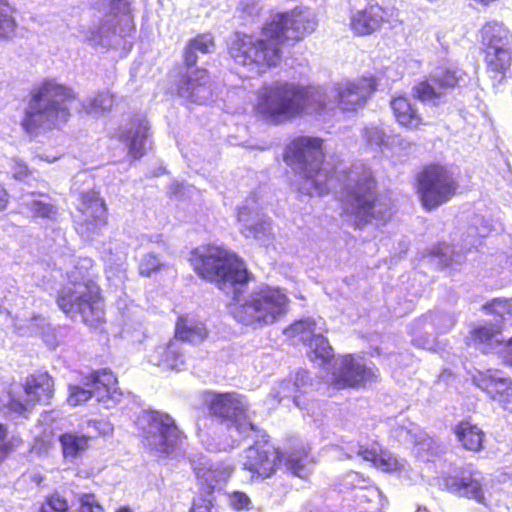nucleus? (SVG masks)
<instances>
[{
  "label": "nucleus",
  "mask_w": 512,
  "mask_h": 512,
  "mask_svg": "<svg viewBox=\"0 0 512 512\" xmlns=\"http://www.w3.org/2000/svg\"><path fill=\"white\" fill-rule=\"evenodd\" d=\"M375 89V80L367 77L326 87L277 81L260 90L257 110L274 123L303 114L324 116L337 107L342 111L355 110L365 103Z\"/></svg>",
  "instance_id": "1"
},
{
  "label": "nucleus",
  "mask_w": 512,
  "mask_h": 512,
  "mask_svg": "<svg viewBox=\"0 0 512 512\" xmlns=\"http://www.w3.org/2000/svg\"><path fill=\"white\" fill-rule=\"evenodd\" d=\"M316 26L315 14L308 8L277 13L262 28L261 38L236 33L229 45V54L235 63L259 75L280 62V46L285 40H300Z\"/></svg>",
  "instance_id": "2"
},
{
  "label": "nucleus",
  "mask_w": 512,
  "mask_h": 512,
  "mask_svg": "<svg viewBox=\"0 0 512 512\" xmlns=\"http://www.w3.org/2000/svg\"><path fill=\"white\" fill-rule=\"evenodd\" d=\"M324 321L322 318H305L293 323L285 329L288 337H298L302 342H308L312 360H319L327 370L331 369V380L339 387H355L373 381L377 374L373 368L367 367L362 358L346 355L331 363L333 349L328 340L322 335Z\"/></svg>",
  "instance_id": "3"
},
{
  "label": "nucleus",
  "mask_w": 512,
  "mask_h": 512,
  "mask_svg": "<svg viewBox=\"0 0 512 512\" xmlns=\"http://www.w3.org/2000/svg\"><path fill=\"white\" fill-rule=\"evenodd\" d=\"M66 267L69 283L63 287L57 297L59 308L71 319L77 317L90 327L104 319L103 302L100 289L92 279L93 261L88 257L70 259Z\"/></svg>",
  "instance_id": "4"
},
{
  "label": "nucleus",
  "mask_w": 512,
  "mask_h": 512,
  "mask_svg": "<svg viewBox=\"0 0 512 512\" xmlns=\"http://www.w3.org/2000/svg\"><path fill=\"white\" fill-rule=\"evenodd\" d=\"M74 100L73 91L57 83L45 80L34 88L25 108L21 125L30 135L41 129H51L65 123L70 116V103Z\"/></svg>",
  "instance_id": "5"
},
{
  "label": "nucleus",
  "mask_w": 512,
  "mask_h": 512,
  "mask_svg": "<svg viewBox=\"0 0 512 512\" xmlns=\"http://www.w3.org/2000/svg\"><path fill=\"white\" fill-rule=\"evenodd\" d=\"M189 261L203 279L216 282L226 293L232 290L233 298L229 308L234 303L236 288H241L244 294L249 293L243 288L251 275L244 262L229 250L216 245H202L191 251Z\"/></svg>",
  "instance_id": "6"
},
{
  "label": "nucleus",
  "mask_w": 512,
  "mask_h": 512,
  "mask_svg": "<svg viewBox=\"0 0 512 512\" xmlns=\"http://www.w3.org/2000/svg\"><path fill=\"white\" fill-rule=\"evenodd\" d=\"M287 306L288 297L279 288L260 285L248 294H244L241 288H236L230 314L239 323L262 327L282 317Z\"/></svg>",
  "instance_id": "7"
},
{
  "label": "nucleus",
  "mask_w": 512,
  "mask_h": 512,
  "mask_svg": "<svg viewBox=\"0 0 512 512\" xmlns=\"http://www.w3.org/2000/svg\"><path fill=\"white\" fill-rule=\"evenodd\" d=\"M134 415L133 423L141 443L151 455L166 459L180 454L186 436L170 414L142 409Z\"/></svg>",
  "instance_id": "8"
},
{
  "label": "nucleus",
  "mask_w": 512,
  "mask_h": 512,
  "mask_svg": "<svg viewBox=\"0 0 512 512\" xmlns=\"http://www.w3.org/2000/svg\"><path fill=\"white\" fill-rule=\"evenodd\" d=\"M322 140L298 137L285 149L284 160L304 179L301 187L309 195L322 196L329 192L332 178L321 168L323 163Z\"/></svg>",
  "instance_id": "9"
},
{
  "label": "nucleus",
  "mask_w": 512,
  "mask_h": 512,
  "mask_svg": "<svg viewBox=\"0 0 512 512\" xmlns=\"http://www.w3.org/2000/svg\"><path fill=\"white\" fill-rule=\"evenodd\" d=\"M203 401L209 413L221 420L229 434V440L220 447L210 448L211 451L232 449L246 437L260 433L259 427L248 416V403L242 395L235 392H207Z\"/></svg>",
  "instance_id": "10"
},
{
  "label": "nucleus",
  "mask_w": 512,
  "mask_h": 512,
  "mask_svg": "<svg viewBox=\"0 0 512 512\" xmlns=\"http://www.w3.org/2000/svg\"><path fill=\"white\" fill-rule=\"evenodd\" d=\"M267 437L268 435L261 429L258 436L246 437V439H253L255 443L245 450L244 469L259 477L267 478L284 461L287 470L296 476L304 477L307 474V464L309 463V455L306 450L292 451L284 456L268 444Z\"/></svg>",
  "instance_id": "11"
},
{
  "label": "nucleus",
  "mask_w": 512,
  "mask_h": 512,
  "mask_svg": "<svg viewBox=\"0 0 512 512\" xmlns=\"http://www.w3.org/2000/svg\"><path fill=\"white\" fill-rule=\"evenodd\" d=\"M214 39L210 33L200 34L190 40L184 49L186 72L178 83L180 97L197 104L206 103L212 97L210 77L206 69L196 67L199 55H208L214 51Z\"/></svg>",
  "instance_id": "12"
},
{
  "label": "nucleus",
  "mask_w": 512,
  "mask_h": 512,
  "mask_svg": "<svg viewBox=\"0 0 512 512\" xmlns=\"http://www.w3.org/2000/svg\"><path fill=\"white\" fill-rule=\"evenodd\" d=\"M374 188L375 181L370 171H364L354 185L346 186L343 211L353 218L358 228L371 219L385 221L391 215L390 205L381 198H375Z\"/></svg>",
  "instance_id": "13"
},
{
  "label": "nucleus",
  "mask_w": 512,
  "mask_h": 512,
  "mask_svg": "<svg viewBox=\"0 0 512 512\" xmlns=\"http://www.w3.org/2000/svg\"><path fill=\"white\" fill-rule=\"evenodd\" d=\"M417 183L421 202L427 210L450 201L459 188L455 169L440 163L425 166L417 177Z\"/></svg>",
  "instance_id": "14"
},
{
  "label": "nucleus",
  "mask_w": 512,
  "mask_h": 512,
  "mask_svg": "<svg viewBox=\"0 0 512 512\" xmlns=\"http://www.w3.org/2000/svg\"><path fill=\"white\" fill-rule=\"evenodd\" d=\"M25 399L9 394L4 405V414L12 419L28 418L36 403L49 404L54 395V381L47 372H37L26 378L24 384Z\"/></svg>",
  "instance_id": "15"
},
{
  "label": "nucleus",
  "mask_w": 512,
  "mask_h": 512,
  "mask_svg": "<svg viewBox=\"0 0 512 512\" xmlns=\"http://www.w3.org/2000/svg\"><path fill=\"white\" fill-rule=\"evenodd\" d=\"M116 384L117 380L111 371L105 369L95 371L85 378L84 386L69 385L67 401L71 406H77L95 398L109 408L119 402L122 396Z\"/></svg>",
  "instance_id": "16"
},
{
  "label": "nucleus",
  "mask_w": 512,
  "mask_h": 512,
  "mask_svg": "<svg viewBox=\"0 0 512 512\" xmlns=\"http://www.w3.org/2000/svg\"><path fill=\"white\" fill-rule=\"evenodd\" d=\"M94 6L99 10H108L107 19L97 29L89 30L85 35L87 41L94 48H110L118 47L125 43V30L120 25L121 18L125 16L128 0H92Z\"/></svg>",
  "instance_id": "17"
},
{
  "label": "nucleus",
  "mask_w": 512,
  "mask_h": 512,
  "mask_svg": "<svg viewBox=\"0 0 512 512\" xmlns=\"http://www.w3.org/2000/svg\"><path fill=\"white\" fill-rule=\"evenodd\" d=\"M482 44L485 47V60L489 72L502 80L511 64L512 51L508 30L498 22H488L481 30Z\"/></svg>",
  "instance_id": "18"
},
{
  "label": "nucleus",
  "mask_w": 512,
  "mask_h": 512,
  "mask_svg": "<svg viewBox=\"0 0 512 512\" xmlns=\"http://www.w3.org/2000/svg\"><path fill=\"white\" fill-rule=\"evenodd\" d=\"M106 208L104 202L95 191L81 194L78 213L74 217L75 229L85 240H92L106 224Z\"/></svg>",
  "instance_id": "19"
},
{
  "label": "nucleus",
  "mask_w": 512,
  "mask_h": 512,
  "mask_svg": "<svg viewBox=\"0 0 512 512\" xmlns=\"http://www.w3.org/2000/svg\"><path fill=\"white\" fill-rule=\"evenodd\" d=\"M464 72L456 67L437 68L430 79L413 88L414 96L423 103L437 105L449 89L463 79Z\"/></svg>",
  "instance_id": "20"
},
{
  "label": "nucleus",
  "mask_w": 512,
  "mask_h": 512,
  "mask_svg": "<svg viewBox=\"0 0 512 512\" xmlns=\"http://www.w3.org/2000/svg\"><path fill=\"white\" fill-rule=\"evenodd\" d=\"M237 216L241 225V233L246 238H253L262 245L269 244L273 235L271 221L261 212L256 193H252L238 208Z\"/></svg>",
  "instance_id": "21"
},
{
  "label": "nucleus",
  "mask_w": 512,
  "mask_h": 512,
  "mask_svg": "<svg viewBox=\"0 0 512 512\" xmlns=\"http://www.w3.org/2000/svg\"><path fill=\"white\" fill-rule=\"evenodd\" d=\"M483 481L482 473L471 466L455 468L442 476V484L447 491L478 503L484 500Z\"/></svg>",
  "instance_id": "22"
},
{
  "label": "nucleus",
  "mask_w": 512,
  "mask_h": 512,
  "mask_svg": "<svg viewBox=\"0 0 512 512\" xmlns=\"http://www.w3.org/2000/svg\"><path fill=\"white\" fill-rule=\"evenodd\" d=\"M348 458L360 457L371 462L374 467L384 472H401L405 470L406 461L399 459L388 451L380 449L377 443L370 446L359 442H350L344 448Z\"/></svg>",
  "instance_id": "23"
},
{
  "label": "nucleus",
  "mask_w": 512,
  "mask_h": 512,
  "mask_svg": "<svg viewBox=\"0 0 512 512\" xmlns=\"http://www.w3.org/2000/svg\"><path fill=\"white\" fill-rule=\"evenodd\" d=\"M473 383L503 409L512 412V380L505 377L502 372L479 371L473 376Z\"/></svg>",
  "instance_id": "24"
},
{
  "label": "nucleus",
  "mask_w": 512,
  "mask_h": 512,
  "mask_svg": "<svg viewBox=\"0 0 512 512\" xmlns=\"http://www.w3.org/2000/svg\"><path fill=\"white\" fill-rule=\"evenodd\" d=\"M309 381V372L300 370L296 373L294 378L283 380L272 387L269 397L276 400L278 403L292 401L296 407L304 409V403L301 401L300 394L307 393V389L310 386Z\"/></svg>",
  "instance_id": "25"
},
{
  "label": "nucleus",
  "mask_w": 512,
  "mask_h": 512,
  "mask_svg": "<svg viewBox=\"0 0 512 512\" xmlns=\"http://www.w3.org/2000/svg\"><path fill=\"white\" fill-rule=\"evenodd\" d=\"M385 14V10L378 4L356 10L351 13V29L359 36L370 35L382 26Z\"/></svg>",
  "instance_id": "26"
},
{
  "label": "nucleus",
  "mask_w": 512,
  "mask_h": 512,
  "mask_svg": "<svg viewBox=\"0 0 512 512\" xmlns=\"http://www.w3.org/2000/svg\"><path fill=\"white\" fill-rule=\"evenodd\" d=\"M130 158L135 159L144 156L152 149L149 123L143 114L130 118Z\"/></svg>",
  "instance_id": "27"
},
{
  "label": "nucleus",
  "mask_w": 512,
  "mask_h": 512,
  "mask_svg": "<svg viewBox=\"0 0 512 512\" xmlns=\"http://www.w3.org/2000/svg\"><path fill=\"white\" fill-rule=\"evenodd\" d=\"M195 474L206 492L213 494V491L222 483L226 482L231 475L229 467L221 464H203L201 467H196Z\"/></svg>",
  "instance_id": "28"
},
{
  "label": "nucleus",
  "mask_w": 512,
  "mask_h": 512,
  "mask_svg": "<svg viewBox=\"0 0 512 512\" xmlns=\"http://www.w3.org/2000/svg\"><path fill=\"white\" fill-rule=\"evenodd\" d=\"M41 512H68V504L64 498L55 494L47 497L41 506ZM79 512H104L94 495L86 494L81 498Z\"/></svg>",
  "instance_id": "29"
},
{
  "label": "nucleus",
  "mask_w": 512,
  "mask_h": 512,
  "mask_svg": "<svg viewBox=\"0 0 512 512\" xmlns=\"http://www.w3.org/2000/svg\"><path fill=\"white\" fill-rule=\"evenodd\" d=\"M457 440L466 450L478 452L483 448L484 433L469 421H461L454 428Z\"/></svg>",
  "instance_id": "30"
},
{
  "label": "nucleus",
  "mask_w": 512,
  "mask_h": 512,
  "mask_svg": "<svg viewBox=\"0 0 512 512\" xmlns=\"http://www.w3.org/2000/svg\"><path fill=\"white\" fill-rule=\"evenodd\" d=\"M391 108L397 122L404 127L416 129L422 123L417 108L405 97L393 98Z\"/></svg>",
  "instance_id": "31"
},
{
  "label": "nucleus",
  "mask_w": 512,
  "mask_h": 512,
  "mask_svg": "<svg viewBox=\"0 0 512 512\" xmlns=\"http://www.w3.org/2000/svg\"><path fill=\"white\" fill-rule=\"evenodd\" d=\"M183 345L184 343L175 336V339L170 341L167 346L158 348L157 353L160 355V358L157 361L151 359L150 362L170 369L180 370L185 363Z\"/></svg>",
  "instance_id": "32"
},
{
  "label": "nucleus",
  "mask_w": 512,
  "mask_h": 512,
  "mask_svg": "<svg viewBox=\"0 0 512 512\" xmlns=\"http://www.w3.org/2000/svg\"><path fill=\"white\" fill-rule=\"evenodd\" d=\"M175 336L181 342L200 343L207 337V329L203 323L187 317H180L176 324Z\"/></svg>",
  "instance_id": "33"
},
{
  "label": "nucleus",
  "mask_w": 512,
  "mask_h": 512,
  "mask_svg": "<svg viewBox=\"0 0 512 512\" xmlns=\"http://www.w3.org/2000/svg\"><path fill=\"white\" fill-rule=\"evenodd\" d=\"M59 442L64 458L69 461H74L81 457L89 447V437L72 432L61 434Z\"/></svg>",
  "instance_id": "34"
},
{
  "label": "nucleus",
  "mask_w": 512,
  "mask_h": 512,
  "mask_svg": "<svg viewBox=\"0 0 512 512\" xmlns=\"http://www.w3.org/2000/svg\"><path fill=\"white\" fill-rule=\"evenodd\" d=\"M24 204L34 217L55 220L58 216L57 206L47 195L32 193Z\"/></svg>",
  "instance_id": "35"
},
{
  "label": "nucleus",
  "mask_w": 512,
  "mask_h": 512,
  "mask_svg": "<svg viewBox=\"0 0 512 512\" xmlns=\"http://www.w3.org/2000/svg\"><path fill=\"white\" fill-rule=\"evenodd\" d=\"M501 329L502 326L495 323L479 326L473 332L474 341L483 352L488 353L501 343Z\"/></svg>",
  "instance_id": "36"
},
{
  "label": "nucleus",
  "mask_w": 512,
  "mask_h": 512,
  "mask_svg": "<svg viewBox=\"0 0 512 512\" xmlns=\"http://www.w3.org/2000/svg\"><path fill=\"white\" fill-rule=\"evenodd\" d=\"M463 255L455 252L454 248L449 244L442 243L433 248L428 260L438 268H445L453 264H460Z\"/></svg>",
  "instance_id": "37"
},
{
  "label": "nucleus",
  "mask_w": 512,
  "mask_h": 512,
  "mask_svg": "<svg viewBox=\"0 0 512 512\" xmlns=\"http://www.w3.org/2000/svg\"><path fill=\"white\" fill-rule=\"evenodd\" d=\"M113 105V98L108 92L98 93L94 96L87 98L82 106L87 114L98 116Z\"/></svg>",
  "instance_id": "38"
},
{
  "label": "nucleus",
  "mask_w": 512,
  "mask_h": 512,
  "mask_svg": "<svg viewBox=\"0 0 512 512\" xmlns=\"http://www.w3.org/2000/svg\"><path fill=\"white\" fill-rule=\"evenodd\" d=\"M423 327H434L439 333L448 332L454 325V316L445 312L435 311L423 317Z\"/></svg>",
  "instance_id": "39"
},
{
  "label": "nucleus",
  "mask_w": 512,
  "mask_h": 512,
  "mask_svg": "<svg viewBox=\"0 0 512 512\" xmlns=\"http://www.w3.org/2000/svg\"><path fill=\"white\" fill-rule=\"evenodd\" d=\"M16 29V21L12 16V8L5 0H0V40H6L13 36Z\"/></svg>",
  "instance_id": "40"
},
{
  "label": "nucleus",
  "mask_w": 512,
  "mask_h": 512,
  "mask_svg": "<svg viewBox=\"0 0 512 512\" xmlns=\"http://www.w3.org/2000/svg\"><path fill=\"white\" fill-rule=\"evenodd\" d=\"M484 309L495 315V324L502 326V323L512 316V299H493L484 305Z\"/></svg>",
  "instance_id": "41"
},
{
  "label": "nucleus",
  "mask_w": 512,
  "mask_h": 512,
  "mask_svg": "<svg viewBox=\"0 0 512 512\" xmlns=\"http://www.w3.org/2000/svg\"><path fill=\"white\" fill-rule=\"evenodd\" d=\"M363 136L367 144L371 147L380 148L386 145L389 136L383 125L370 124L364 128Z\"/></svg>",
  "instance_id": "42"
},
{
  "label": "nucleus",
  "mask_w": 512,
  "mask_h": 512,
  "mask_svg": "<svg viewBox=\"0 0 512 512\" xmlns=\"http://www.w3.org/2000/svg\"><path fill=\"white\" fill-rule=\"evenodd\" d=\"M369 481V478L363 477L360 473L350 471L342 477L339 483V490L340 492H355L359 488L363 489L365 487H368Z\"/></svg>",
  "instance_id": "43"
},
{
  "label": "nucleus",
  "mask_w": 512,
  "mask_h": 512,
  "mask_svg": "<svg viewBox=\"0 0 512 512\" xmlns=\"http://www.w3.org/2000/svg\"><path fill=\"white\" fill-rule=\"evenodd\" d=\"M189 512H222V509L217 505L215 496L206 492L193 499Z\"/></svg>",
  "instance_id": "44"
},
{
  "label": "nucleus",
  "mask_w": 512,
  "mask_h": 512,
  "mask_svg": "<svg viewBox=\"0 0 512 512\" xmlns=\"http://www.w3.org/2000/svg\"><path fill=\"white\" fill-rule=\"evenodd\" d=\"M229 506L235 511H248L252 508V501L249 495L240 490L226 492Z\"/></svg>",
  "instance_id": "45"
},
{
  "label": "nucleus",
  "mask_w": 512,
  "mask_h": 512,
  "mask_svg": "<svg viewBox=\"0 0 512 512\" xmlns=\"http://www.w3.org/2000/svg\"><path fill=\"white\" fill-rule=\"evenodd\" d=\"M407 433L411 434V437L417 446L418 453L421 450L430 451L435 444L434 439L421 431L417 426H413Z\"/></svg>",
  "instance_id": "46"
},
{
  "label": "nucleus",
  "mask_w": 512,
  "mask_h": 512,
  "mask_svg": "<svg viewBox=\"0 0 512 512\" xmlns=\"http://www.w3.org/2000/svg\"><path fill=\"white\" fill-rule=\"evenodd\" d=\"M162 263L154 254L144 255L139 263V273L142 276H150L161 267Z\"/></svg>",
  "instance_id": "47"
},
{
  "label": "nucleus",
  "mask_w": 512,
  "mask_h": 512,
  "mask_svg": "<svg viewBox=\"0 0 512 512\" xmlns=\"http://www.w3.org/2000/svg\"><path fill=\"white\" fill-rule=\"evenodd\" d=\"M354 497L358 505H361L363 503L373 502L376 499H379L381 497V492L377 487L371 484V481H369V486L363 489L359 488L354 492Z\"/></svg>",
  "instance_id": "48"
},
{
  "label": "nucleus",
  "mask_w": 512,
  "mask_h": 512,
  "mask_svg": "<svg viewBox=\"0 0 512 512\" xmlns=\"http://www.w3.org/2000/svg\"><path fill=\"white\" fill-rule=\"evenodd\" d=\"M11 172L13 174V177L18 180H24L30 174V171L26 163L17 158L12 159Z\"/></svg>",
  "instance_id": "49"
},
{
  "label": "nucleus",
  "mask_w": 512,
  "mask_h": 512,
  "mask_svg": "<svg viewBox=\"0 0 512 512\" xmlns=\"http://www.w3.org/2000/svg\"><path fill=\"white\" fill-rule=\"evenodd\" d=\"M8 429L0 423V462L4 460L11 451L10 443L7 441Z\"/></svg>",
  "instance_id": "50"
},
{
  "label": "nucleus",
  "mask_w": 512,
  "mask_h": 512,
  "mask_svg": "<svg viewBox=\"0 0 512 512\" xmlns=\"http://www.w3.org/2000/svg\"><path fill=\"white\" fill-rule=\"evenodd\" d=\"M502 354L505 363L512 366V337L506 344H504Z\"/></svg>",
  "instance_id": "51"
},
{
  "label": "nucleus",
  "mask_w": 512,
  "mask_h": 512,
  "mask_svg": "<svg viewBox=\"0 0 512 512\" xmlns=\"http://www.w3.org/2000/svg\"><path fill=\"white\" fill-rule=\"evenodd\" d=\"M413 343L427 350H432L434 348V340L433 339H422V338H414Z\"/></svg>",
  "instance_id": "52"
},
{
  "label": "nucleus",
  "mask_w": 512,
  "mask_h": 512,
  "mask_svg": "<svg viewBox=\"0 0 512 512\" xmlns=\"http://www.w3.org/2000/svg\"><path fill=\"white\" fill-rule=\"evenodd\" d=\"M8 202H9V194L6 191V189L3 187V185L0 184V210L5 209Z\"/></svg>",
  "instance_id": "53"
},
{
  "label": "nucleus",
  "mask_w": 512,
  "mask_h": 512,
  "mask_svg": "<svg viewBox=\"0 0 512 512\" xmlns=\"http://www.w3.org/2000/svg\"><path fill=\"white\" fill-rule=\"evenodd\" d=\"M499 480L503 483L512 482V466H506L503 468Z\"/></svg>",
  "instance_id": "54"
},
{
  "label": "nucleus",
  "mask_w": 512,
  "mask_h": 512,
  "mask_svg": "<svg viewBox=\"0 0 512 512\" xmlns=\"http://www.w3.org/2000/svg\"><path fill=\"white\" fill-rule=\"evenodd\" d=\"M45 323V319L41 316H34L32 319H31V326L32 327H42Z\"/></svg>",
  "instance_id": "55"
},
{
  "label": "nucleus",
  "mask_w": 512,
  "mask_h": 512,
  "mask_svg": "<svg viewBox=\"0 0 512 512\" xmlns=\"http://www.w3.org/2000/svg\"><path fill=\"white\" fill-rule=\"evenodd\" d=\"M118 309L122 312L123 316L125 315V310L127 309V303L125 300H119L117 302Z\"/></svg>",
  "instance_id": "56"
},
{
  "label": "nucleus",
  "mask_w": 512,
  "mask_h": 512,
  "mask_svg": "<svg viewBox=\"0 0 512 512\" xmlns=\"http://www.w3.org/2000/svg\"><path fill=\"white\" fill-rule=\"evenodd\" d=\"M117 512H128V507L127 506H123Z\"/></svg>",
  "instance_id": "57"
},
{
  "label": "nucleus",
  "mask_w": 512,
  "mask_h": 512,
  "mask_svg": "<svg viewBox=\"0 0 512 512\" xmlns=\"http://www.w3.org/2000/svg\"><path fill=\"white\" fill-rule=\"evenodd\" d=\"M198 55L200 57L198 62L201 61V63H204V60H202V58H204L206 55H201L200 53H198Z\"/></svg>",
  "instance_id": "58"
},
{
  "label": "nucleus",
  "mask_w": 512,
  "mask_h": 512,
  "mask_svg": "<svg viewBox=\"0 0 512 512\" xmlns=\"http://www.w3.org/2000/svg\"><path fill=\"white\" fill-rule=\"evenodd\" d=\"M129 397H130V403L132 402V398H133V400L136 398L135 396H132L131 393L129 394Z\"/></svg>",
  "instance_id": "59"
},
{
  "label": "nucleus",
  "mask_w": 512,
  "mask_h": 512,
  "mask_svg": "<svg viewBox=\"0 0 512 512\" xmlns=\"http://www.w3.org/2000/svg\"><path fill=\"white\" fill-rule=\"evenodd\" d=\"M418 512H427V510L424 508V509H419Z\"/></svg>",
  "instance_id": "60"
}]
</instances>
